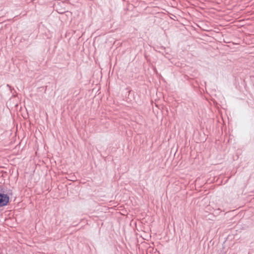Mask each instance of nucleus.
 <instances>
[{
	"label": "nucleus",
	"instance_id": "2",
	"mask_svg": "<svg viewBox=\"0 0 254 254\" xmlns=\"http://www.w3.org/2000/svg\"><path fill=\"white\" fill-rule=\"evenodd\" d=\"M7 86H8L10 90H12V87L11 86H10L9 85L7 84Z\"/></svg>",
	"mask_w": 254,
	"mask_h": 254
},
{
	"label": "nucleus",
	"instance_id": "1",
	"mask_svg": "<svg viewBox=\"0 0 254 254\" xmlns=\"http://www.w3.org/2000/svg\"><path fill=\"white\" fill-rule=\"evenodd\" d=\"M3 192V191L0 192V207L7 205L9 202V196Z\"/></svg>",
	"mask_w": 254,
	"mask_h": 254
}]
</instances>
